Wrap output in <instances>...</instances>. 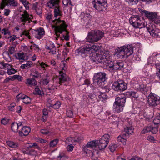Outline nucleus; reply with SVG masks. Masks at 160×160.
Returning <instances> with one entry per match:
<instances>
[{"label":"nucleus","instance_id":"23","mask_svg":"<svg viewBox=\"0 0 160 160\" xmlns=\"http://www.w3.org/2000/svg\"><path fill=\"white\" fill-rule=\"evenodd\" d=\"M15 47L13 46L10 47L9 48L8 52H7V58L4 57V58L6 61L8 62H10L11 60V57L10 55H11L13 54L15 52Z\"/></svg>","mask_w":160,"mask_h":160},{"label":"nucleus","instance_id":"1","mask_svg":"<svg viewBox=\"0 0 160 160\" xmlns=\"http://www.w3.org/2000/svg\"><path fill=\"white\" fill-rule=\"evenodd\" d=\"M53 24L56 25L55 26V34L56 36L55 37L56 40H58L59 38L61 40H62L61 37L60 38V34H62L63 32H65V34H63V38L66 41H68L69 39L68 35V32L66 29L67 25L66 24V22L64 20H61L59 18L58 19H55L52 20Z\"/></svg>","mask_w":160,"mask_h":160},{"label":"nucleus","instance_id":"63","mask_svg":"<svg viewBox=\"0 0 160 160\" xmlns=\"http://www.w3.org/2000/svg\"><path fill=\"white\" fill-rule=\"evenodd\" d=\"M11 66L9 64L7 63H4L3 69L4 70H8L11 68Z\"/></svg>","mask_w":160,"mask_h":160},{"label":"nucleus","instance_id":"31","mask_svg":"<svg viewBox=\"0 0 160 160\" xmlns=\"http://www.w3.org/2000/svg\"><path fill=\"white\" fill-rule=\"evenodd\" d=\"M7 6H10L14 7H17L18 5V2L15 0H6Z\"/></svg>","mask_w":160,"mask_h":160},{"label":"nucleus","instance_id":"34","mask_svg":"<svg viewBox=\"0 0 160 160\" xmlns=\"http://www.w3.org/2000/svg\"><path fill=\"white\" fill-rule=\"evenodd\" d=\"M128 94L130 96L136 99H139V95L138 93L135 91H130L128 92Z\"/></svg>","mask_w":160,"mask_h":160},{"label":"nucleus","instance_id":"29","mask_svg":"<svg viewBox=\"0 0 160 160\" xmlns=\"http://www.w3.org/2000/svg\"><path fill=\"white\" fill-rule=\"evenodd\" d=\"M25 83L28 86H32L36 85L37 82L34 78H32L27 79Z\"/></svg>","mask_w":160,"mask_h":160},{"label":"nucleus","instance_id":"57","mask_svg":"<svg viewBox=\"0 0 160 160\" xmlns=\"http://www.w3.org/2000/svg\"><path fill=\"white\" fill-rule=\"evenodd\" d=\"M7 3L6 0H2L0 4V8L1 9H3L6 5L7 6Z\"/></svg>","mask_w":160,"mask_h":160},{"label":"nucleus","instance_id":"4","mask_svg":"<svg viewBox=\"0 0 160 160\" xmlns=\"http://www.w3.org/2000/svg\"><path fill=\"white\" fill-rule=\"evenodd\" d=\"M59 0H50L47 4V6L50 8L55 7L54 11V17L62 16V12L60 9V6L59 5Z\"/></svg>","mask_w":160,"mask_h":160},{"label":"nucleus","instance_id":"50","mask_svg":"<svg viewBox=\"0 0 160 160\" xmlns=\"http://www.w3.org/2000/svg\"><path fill=\"white\" fill-rule=\"evenodd\" d=\"M88 97L90 98L92 101H94L97 99L96 95L92 93H89L88 94Z\"/></svg>","mask_w":160,"mask_h":160},{"label":"nucleus","instance_id":"24","mask_svg":"<svg viewBox=\"0 0 160 160\" xmlns=\"http://www.w3.org/2000/svg\"><path fill=\"white\" fill-rule=\"evenodd\" d=\"M22 152L24 154H26L31 156H35L37 154V151L33 149L28 148L27 149H22Z\"/></svg>","mask_w":160,"mask_h":160},{"label":"nucleus","instance_id":"39","mask_svg":"<svg viewBox=\"0 0 160 160\" xmlns=\"http://www.w3.org/2000/svg\"><path fill=\"white\" fill-rule=\"evenodd\" d=\"M96 140L93 141L88 142L86 145L87 148H93L94 147H97L96 146Z\"/></svg>","mask_w":160,"mask_h":160},{"label":"nucleus","instance_id":"43","mask_svg":"<svg viewBox=\"0 0 160 160\" xmlns=\"http://www.w3.org/2000/svg\"><path fill=\"white\" fill-rule=\"evenodd\" d=\"M58 140L57 139H55L52 141L50 142V147H54L58 144Z\"/></svg>","mask_w":160,"mask_h":160},{"label":"nucleus","instance_id":"32","mask_svg":"<svg viewBox=\"0 0 160 160\" xmlns=\"http://www.w3.org/2000/svg\"><path fill=\"white\" fill-rule=\"evenodd\" d=\"M32 62L31 61H28L26 64H22L21 66V68L22 69H24L25 68H28L31 67L32 65Z\"/></svg>","mask_w":160,"mask_h":160},{"label":"nucleus","instance_id":"15","mask_svg":"<svg viewBox=\"0 0 160 160\" xmlns=\"http://www.w3.org/2000/svg\"><path fill=\"white\" fill-rule=\"evenodd\" d=\"M112 60V57L111 56V62L108 63V65H106L107 66H109L110 68H112L114 70H121L123 66V63L122 62H116L113 64Z\"/></svg>","mask_w":160,"mask_h":160},{"label":"nucleus","instance_id":"64","mask_svg":"<svg viewBox=\"0 0 160 160\" xmlns=\"http://www.w3.org/2000/svg\"><path fill=\"white\" fill-rule=\"evenodd\" d=\"M73 146L71 144L68 145L67 147V149L68 151L71 152L73 149Z\"/></svg>","mask_w":160,"mask_h":160},{"label":"nucleus","instance_id":"45","mask_svg":"<svg viewBox=\"0 0 160 160\" xmlns=\"http://www.w3.org/2000/svg\"><path fill=\"white\" fill-rule=\"evenodd\" d=\"M118 145L117 144H112L109 146V149L111 152H114L117 148Z\"/></svg>","mask_w":160,"mask_h":160},{"label":"nucleus","instance_id":"12","mask_svg":"<svg viewBox=\"0 0 160 160\" xmlns=\"http://www.w3.org/2000/svg\"><path fill=\"white\" fill-rule=\"evenodd\" d=\"M142 12L144 13L146 16L149 19L151 20L156 24L158 23L159 21L157 19L158 15L156 13L149 12L144 10H142Z\"/></svg>","mask_w":160,"mask_h":160},{"label":"nucleus","instance_id":"60","mask_svg":"<svg viewBox=\"0 0 160 160\" xmlns=\"http://www.w3.org/2000/svg\"><path fill=\"white\" fill-rule=\"evenodd\" d=\"M2 33L4 35H6L7 34H8L9 35L10 34V31L6 28H3L2 30Z\"/></svg>","mask_w":160,"mask_h":160},{"label":"nucleus","instance_id":"40","mask_svg":"<svg viewBox=\"0 0 160 160\" xmlns=\"http://www.w3.org/2000/svg\"><path fill=\"white\" fill-rule=\"evenodd\" d=\"M10 120V119L8 118L4 117L1 119L0 122L2 124L6 125L8 124Z\"/></svg>","mask_w":160,"mask_h":160},{"label":"nucleus","instance_id":"7","mask_svg":"<svg viewBox=\"0 0 160 160\" xmlns=\"http://www.w3.org/2000/svg\"><path fill=\"white\" fill-rule=\"evenodd\" d=\"M133 128L132 126L124 128V132L122 135H119L117 137L118 141L122 142L123 144H125L126 139L128 138L129 135L133 132Z\"/></svg>","mask_w":160,"mask_h":160},{"label":"nucleus","instance_id":"11","mask_svg":"<svg viewBox=\"0 0 160 160\" xmlns=\"http://www.w3.org/2000/svg\"><path fill=\"white\" fill-rule=\"evenodd\" d=\"M130 23L135 28H141L145 27V25L142 21L140 20L138 17L133 18L132 20H130Z\"/></svg>","mask_w":160,"mask_h":160},{"label":"nucleus","instance_id":"47","mask_svg":"<svg viewBox=\"0 0 160 160\" xmlns=\"http://www.w3.org/2000/svg\"><path fill=\"white\" fill-rule=\"evenodd\" d=\"M61 103L59 101H57L55 103H53L51 107L55 109H58L60 106Z\"/></svg>","mask_w":160,"mask_h":160},{"label":"nucleus","instance_id":"8","mask_svg":"<svg viewBox=\"0 0 160 160\" xmlns=\"http://www.w3.org/2000/svg\"><path fill=\"white\" fill-rule=\"evenodd\" d=\"M91 48V45L86 44L77 49V52L82 57H84L92 53Z\"/></svg>","mask_w":160,"mask_h":160},{"label":"nucleus","instance_id":"25","mask_svg":"<svg viewBox=\"0 0 160 160\" xmlns=\"http://www.w3.org/2000/svg\"><path fill=\"white\" fill-rule=\"evenodd\" d=\"M96 146L98 147L100 150L105 149L107 146L108 143L105 142L103 141H101L100 140H96Z\"/></svg>","mask_w":160,"mask_h":160},{"label":"nucleus","instance_id":"51","mask_svg":"<svg viewBox=\"0 0 160 160\" xmlns=\"http://www.w3.org/2000/svg\"><path fill=\"white\" fill-rule=\"evenodd\" d=\"M16 72V70L14 68H12L11 66V68L7 70V72L8 75H10L14 74Z\"/></svg>","mask_w":160,"mask_h":160},{"label":"nucleus","instance_id":"46","mask_svg":"<svg viewBox=\"0 0 160 160\" xmlns=\"http://www.w3.org/2000/svg\"><path fill=\"white\" fill-rule=\"evenodd\" d=\"M157 69L156 75L160 80V64H156Z\"/></svg>","mask_w":160,"mask_h":160},{"label":"nucleus","instance_id":"3","mask_svg":"<svg viewBox=\"0 0 160 160\" xmlns=\"http://www.w3.org/2000/svg\"><path fill=\"white\" fill-rule=\"evenodd\" d=\"M104 33L101 31L96 30L90 32L86 38V40L89 42H95L101 39L104 36Z\"/></svg>","mask_w":160,"mask_h":160},{"label":"nucleus","instance_id":"48","mask_svg":"<svg viewBox=\"0 0 160 160\" xmlns=\"http://www.w3.org/2000/svg\"><path fill=\"white\" fill-rule=\"evenodd\" d=\"M50 81V79L48 78L42 79L41 81V82L42 85H46L48 84Z\"/></svg>","mask_w":160,"mask_h":160},{"label":"nucleus","instance_id":"19","mask_svg":"<svg viewBox=\"0 0 160 160\" xmlns=\"http://www.w3.org/2000/svg\"><path fill=\"white\" fill-rule=\"evenodd\" d=\"M115 55L120 58H123L125 57L123 46L117 48L116 49L115 52Z\"/></svg>","mask_w":160,"mask_h":160},{"label":"nucleus","instance_id":"18","mask_svg":"<svg viewBox=\"0 0 160 160\" xmlns=\"http://www.w3.org/2000/svg\"><path fill=\"white\" fill-rule=\"evenodd\" d=\"M45 48L50 50L49 53H51L52 54H54L56 53V47L54 43L52 42L49 41L46 44Z\"/></svg>","mask_w":160,"mask_h":160},{"label":"nucleus","instance_id":"2","mask_svg":"<svg viewBox=\"0 0 160 160\" xmlns=\"http://www.w3.org/2000/svg\"><path fill=\"white\" fill-rule=\"evenodd\" d=\"M91 59L93 62L101 65H108L109 63L111 62V56L105 53H97L93 55Z\"/></svg>","mask_w":160,"mask_h":160},{"label":"nucleus","instance_id":"36","mask_svg":"<svg viewBox=\"0 0 160 160\" xmlns=\"http://www.w3.org/2000/svg\"><path fill=\"white\" fill-rule=\"evenodd\" d=\"M108 96L104 92H100V94L98 96V98L100 100L103 101L104 100L107 99Z\"/></svg>","mask_w":160,"mask_h":160},{"label":"nucleus","instance_id":"56","mask_svg":"<svg viewBox=\"0 0 160 160\" xmlns=\"http://www.w3.org/2000/svg\"><path fill=\"white\" fill-rule=\"evenodd\" d=\"M30 48H31V50L33 49L35 50H36L37 51H38L40 49L38 46L34 43L30 46Z\"/></svg>","mask_w":160,"mask_h":160},{"label":"nucleus","instance_id":"61","mask_svg":"<svg viewBox=\"0 0 160 160\" xmlns=\"http://www.w3.org/2000/svg\"><path fill=\"white\" fill-rule=\"evenodd\" d=\"M67 115L68 117L73 118V112L71 110H68L67 112Z\"/></svg>","mask_w":160,"mask_h":160},{"label":"nucleus","instance_id":"49","mask_svg":"<svg viewBox=\"0 0 160 160\" xmlns=\"http://www.w3.org/2000/svg\"><path fill=\"white\" fill-rule=\"evenodd\" d=\"M11 78L13 80L17 79L19 81H21L22 80L23 77L20 75H16L13 76L12 77H11Z\"/></svg>","mask_w":160,"mask_h":160},{"label":"nucleus","instance_id":"55","mask_svg":"<svg viewBox=\"0 0 160 160\" xmlns=\"http://www.w3.org/2000/svg\"><path fill=\"white\" fill-rule=\"evenodd\" d=\"M23 50L25 52H31V49L30 46H24L23 47Z\"/></svg>","mask_w":160,"mask_h":160},{"label":"nucleus","instance_id":"5","mask_svg":"<svg viewBox=\"0 0 160 160\" xmlns=\"http://www.w3.org/2000/svg\"><path fill=\"white\" fill-rule=\"evenodd\" d=\"M106 74L104 72H99L94 74L93 80L94 84L98 85L99 86H103L105 84V82L107 79Z\"/></svg>","mask_w":160,"mask_h":160},{"label":"nucleus","instance_id":"14","mask_svg":"<svg viewBox=\"0 0 160 160\" xmlns=\"http://www.w3.org/2000/svg\"><path fill=\"white\" fill-rule=\"evenodd\" d=\"M32 32L35 38L38 39L42 38L45 34L44 29L41 28L37 29H33Z\"/></svg>","mask_w":160,"mask_h":160},{"label":"nucleus","instance_id":"58","mask_svg":"<svg viewBox=\"0 0 160 160\" xmlns=\"http://www.w3.org/2000/svg\"><path fill=\"white\" fill-rule=\"evenodd\" d=\"M31 74L33 76L36 78H37L38 77L39 73L38 71L35 70L32 72Z\"/></svg>","mask_w":160,"mask_h":160},{"label":"nucleus","instance_id":"41","mask_svg":"<svg viewBox=\"0 0 160 160\" xmlns=\"http://www.w3.org/2000/svg\"><path fill=\"white\" fill-rule=\"evenodd\" d=\"M91 51L92 53L93 50L97 51L98 50L100 49L101 46L98 45L97 43H95L92 46L91 45Z\"/></svg>","mask_w":160,"mask_h":160},{"label":"nucleus","instance_id":"37","mask_svg":"<svg viewBox=\"0 0 160 160\" xmlns=\"http://www.w3.org/2000/svg\"><path fill=\"white\" fill-rule=\"evenodd\" d=\"M33 93L35 95H38L41 96L44 95V93L42 91V89H40L38 87L35 88Z\"/></svg>","mask_w":160,"mask_h":160},{"label":"nucleus","instance_id":"17","mask_svg":"<svg viewBox=\"0 0 160 160\" xmlns=\"http://www.w3.org/2000/svg\"><path fill=\"white\" fill-rule=\"evenodd\" d=\"M158 128L156 127H153L152 126H149L144 127L141 131V133L145 134L148 132H151L153 134L156 133L158 132Z\"/></svg>","mask_w":160,"mask_h":160},{"label":"nucleus","instance_id":"44","mask_svg":"<svg viewBox=\"0 0 160 160\" xmlns=\"http://www.w3.org/2000/svg\"><path fill=\"white\" fill-rule=\"evenodd\" d=\"M35 148L38 150H40L41 149L39 147L36 143H31L30 144L28 145L27 147V148Z\"/></svg>","mask_w":160,"mask_h":160},{"label":"nucleus","instance_id":"59","mask_svg":"<svg viewBox=\"0 0 160 160\" xmlns=\"http://www.w3.org/2000/svg\"><path fill=\"white\" fill-rule=\"evenodd\" d=\"M17 38V37L16 36L14 35L12 36H10L8 38V39H9V41L11 42H13Z\"/></svg>","mask_w":160,"mask_h":160},{"label":"nucleus","instance_id":"52","mask_svg":"<svg viewBox=\"0 0 160 160\" xmlns=\"http://www.w3.org/2000/svg\"><path fill=\"white\" fill-rule=\"evenodd\" d=\"M73 140V141L74 142H80V137H77V139L75 140H73V139L71 138H68V139H66V142L67 143H68V144L70 143H69L68 142L69 141H72V140Z\"/></svg>","mask_w":160,"mask_h":160},{"label":"nucleus","instance_id":"30","mask_svg":"<svg viewBox=\"0 0 160 160\" xmlns=\"http://www.w3.org/2000/svg\"><path fill=\"white\" fill-rule=\"evenodd\" d=\"M136 109L139 111L138 113V115L139 116V118L140 119H146L147 118V115L146 113L144 112L143 110L140 111V108H136Z\"/></svg>","mask_w":160,"mask_h":160},{"label":"nucleus","instance_id":"54","mask_svg":"<svg viewBox=\"0 0 160 160\" xmlns=\"http://www.w3.org/2000/svg\"><path fill=\"white\" fill-rule=\"evenodd\" d=\"M49 87L48 88V89L50 91H54L57 89V85H56L55 84H53L51 86L50 85L49 86Z\"/></svg>","mask_w":160,"mask_h":160},{"label":"nucleus","instance_id":"53","mask_svg":"<svg viewBox=\"0 0 160 160\" xmlns=\"http://www.w3.org/2000/svg\"><path fill=\"white\" fill-rule=\"evenodd\" d=\"M40 132L43 134L47 135L50 133L49 130L47 129L44 128L40 130Z\"/></svg>","mask_w":160,"mask_h":160},{"label":"nucleus","instance_id":"42","mask_svg":"<svg viewBox=\"0 0 160 160\" xmlns=\"http://www.w3.org/2000/svg\"><path fill=\"white\" fill-rule=\"evenodd\" d=\"M25 97L23 98V102L26 104H28L30 103L31 101V99L29 97L27 96H24Z\"/></svg>","mask_w":160,"mask_h":160},{"label":"nucleus","instance_id":"26","mask_svg":"<svg viewBox=\"0 0 160 160\" xmlns=\"http://www.w3.org/2000/svg\"><path fill=\"white\" fill-rule=\"evenodd\" d=\"M22 125V122H20L18 123L15 122H12L11 125L12 130L14 132H17L18 129L19 127Z\"/></svg>","mask_w":160,"mask_h":160},{"label":"nucleus","instance_id":"35","mask_svg":"<svg viewBox=\"0 0 160 160\" xmlns=\"http://www.w3.org/2000/svg\"><path fill=\"white\" fill-rule=\"evenodd\" d=\"M110 136L108 134L104 135L100 139L101 141H103L105 142L108 143L109 141Z\"/></svg>","mask_w":160,"mask_h":160},{"label":"nucleus","instance_id":"27","mask_svg":"<svg viewBox=\"0 0 160 160\" xmlns=\"http://www.w3.org/2000/svg\"><path fill=\"white\" fill-rule=\"evenodd\" d=\"M124 107L114 102L113 106V110L115 112L119 113L123 111Z\"/></svg>","mask_w":160,"mask_h":160},{"label":"nucleus","instance_id":"21","mask_svg":"<svg viewBox=\"0 0 160 160\" xmlns=\"http://www.w3.org/2000/svg\"><path fill=\"white\" fill-rule=\"evenodd\" d=\"M31 129L29 127L25 126L23 127L19 132V134L21 137L27 136L30 132Z\"/></svg>","mask_w":160,"mask_h":160},{"label":"nucleus","instance_id":"38","mask_svg":"<svg viewBox=\"0 0 160 160\" xmlns=\"http://www.w3.org/2000/svg\"><path fill=\"white\" fill-rule=\"evenodd\" d=\"M7 145L12 148H16L18 147V144L16 142H15L11 141H8L7 142Z\"/></svg>","mask_w":160,"mask_h":160},{"label":"nucleus","instance_id":"33","mask_svg":"<svg viewBox=\"0 0 160 160\" xmlns=\"http://www.w3.org/2000/svg\"><path fill=\"white\" fill-rule=\"evenodd\" d=\"M15 56L17 59L19 60H25V56L23 52L18 53L15 55Z\"/></svg>","mask_w":160,"mask_h":160},{"label":"nucleus","instance_id":"6","mask_svg":"<svg viewBox=\"0 0 160 160\" xmlns=\"http://www.w3.org/2000/svg\"><path fill=\"white\" fill-rule=\"evenodd\" d=\"M92 4L95 9L99 12H104L108 8L107 0H94Z\"/></svg>","mask_w":160,"mask_h":160},{"label":"nucleus","instance_id":"16","mask_svg":"<svg viewBox=\"0 0 160 160\" xmlns=\"http://www.w3.org/2000/svg\"><path fill=\"white\" fill-rule=\"evenodd\" d=\"M126 99V97L124 95H120L115 98L114 102L124 107Z\"/></svg>","mask_w":160,"mask_h":160},{"label":"nucleus","instance_id":"62","mask_svg":"<svg viewBox=\"0 0 160 160\" xmlns=\"http://www.w3.org/2000/svg\"><path fill=\"white\" fill-rule=\"evenodd\" d=\"M16 106V104L14 103H12L8 107V109L10 111H13V108Z\"/></svg>","mask_w":160,"mask_h":160},{"label":"nucleus","instance_id":"10","mask_svg":"<svg viewBox=\"0 0 160 160\" xmlns=\"http://www.w3.org/2000/svg\"><path fill=\"white\" fill-rule=\"evenodd\" d=\"M112 88L115 91H123L127 89V85L123 81L119 80L114 82Z\"/></svg>","mask_w":160,"mask_h":160},{"label":"nucleus","instance_id":"9","mask_svg":"<svg viewBox=\"0 0 160 160\" xmlns=\"http://www.w3.org/2000/svg\"><path fill=\"white\" fill-rule=\"evenodd\" d=\"M148 102L150 107L156 106L160 103V97L151 93L148 97Z\"/></svg>","mask_w":160,"mask_h":160},{"label":"nucleus","instance_id":"13","mask_svg":"<svg viewBox=\"0 0 160 160\" xmlns=\"http://www.w3.org/2000/svg\"><path fill=\"white\" fill-rule=\"evenodd\" d=\"M32 21V18L29 17V14L26 11H24V13L21 15V17L19 19V23H22L23 25L29 23Z\"/></svg>","mask_w":160,"mask_h":160},{"label":"nucleus","instance_id":"20","mask_svg":"<svg viewBox=\"0 0 160 160\" xmlns=\"http://www.w3.org/2000/svg\"><path fill=\"white\" fill-rule=\"evenodd\" d=\"M124 51L126 57H128L133 53V47L131 45L124 46Z\"/></svg>","mask_w":160,"mask_h":160},{"label":"nucleus","instance_id":"22","mask_svg":"<svg viewBox=\"0 0 160 160\" xmlns=\"http://www.w3.org/2000/svg\"><path fill=\"white\" fill-rule=\"evenodd\" d=\"M59 80L58 82V84L61 85L62 83L67 81L68 77L66 74L62 71L59 72Z\"/></svg>","mask_w":160,"mask_h":160},{"label":"nucleus","instance_id":"28","mask_svg":"<svg viewBox=\"0 0 160 160\" xmlns=\"http://www.w3.org/2000/svg\"><path fill=\"white\" fill-rule=\"evenodd\" d=\"M148 30L150 35L156 38H160V30L157 28L155 29Z\"/></svg>","mask_w":160,"mask_h":160}]
</instances>
